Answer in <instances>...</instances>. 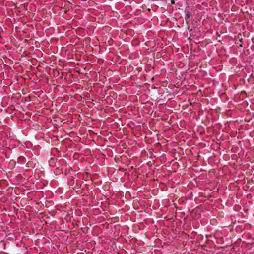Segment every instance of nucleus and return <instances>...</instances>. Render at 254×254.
<instances>
[{
  "label": "nucleus",
  "instance_id": "obj_1",
  "mask_svg": "<svg viewBox=\"0 0 254 254\" xmlns=\"http://www.w3.org/2000/svg\"><path fill=\"white\" fill-rule=\"evenodd\" d=\"M254 80V76L253 77Z\"/></svg>",
  "mask_w": 254,
  "mask_h": 254
}]
</instances>
